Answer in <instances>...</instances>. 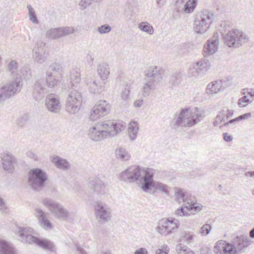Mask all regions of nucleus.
Masks as SVG:
<instances>
[{
  "label": "nucleus",
  "mask_w": 254,
  "mask_h": 254,
  "mask_svg": "<svg viewBox=\"0 0 254 254\" xmlns=\"http://www.w3.org/2000/svg\"><path fill=\"white\" fill-rule=\"evenodd\" d=\"M152 171V169L148 168L133 165L120 174L119 179L121 181L129 183L136 181L139 187L144 192H147L150 185Z\"/></svg>",
  "instance_id": "1"
},
{
  "label": "nucleus",
  "mask_w": 254,
  "mask_h": 254,
  "mask_svg": "<svg viewBox=\"0 0 254 254\" xmlns=\"http://www.w3.org/2000/svg\"><path fill=\"white\" fill-rule=\"evenodd\" d=\"M126 126L123 121H106L90 128L88 135L91 140L98 141L108 136L116 135L125 129Z\"/></svg>",
  "instance_id": "2"
},
{
  "label": "nucleus",
  "mask_w": 254,
  "mask_h": 254,
  "mask_svg": "<svg viewBox=\"0 0 254 254\" xmlns=\"http://www.w3.org/2000/svg\"><path fill=\"white\" fill-rule=\"evenodd\" d=\"M34 230L30 227H19L15 230L18 237V239L22 242L29 244H36L44 249L51 250L53 247V243L47 240L39 239L32 234Z\"/></svg>",
  "instance_id": "3"
},
{
  "label": "nucleus",
  "mask_w": 254,
  "mask_h": 254,
  "mask_svg": "<svg viewBox=\"0 0 254 254\" xmlns=\"http://www.w3.org/2000/svg\"><path fill=\"white\" fill-rule=\"evenodd\" d=\"M79 90V88L68 87L67 97L65 102L66 112L75 114L79 111L82 102V95Z\"/></svg>",
  "instance_id": "4"
},
{
  "label": "nucleus",
  "mask_w": 254,
  "mask_h": 254,
  "mask_svg": "<svg viewBox=\"0 0 254 254\" xmlns=\"http://www.w3.org/2000/svg\"><path fill=\"white\" fill-rule=\"evenodd\" d=\"M197 110L193 112L189 109H182L179 115L175 118L173 122L177 127H191L200 121Z\"/></svg>",
  "instance_id": "5"
},
{
  "label": "nucleus",
  "mask_w": 254,
  "mask_h": 254,
  "mask_svg": "<svg viewBox=\"0 0 254 254\" xmlns=\"http://www.w3.org/2000/svg\"><path fill=\"white\" fill-rule=\"evenodd\" d=\"M224 44L230 48H237L247 43L249 40L248 35L237 29L229 31L224 36Z\"/></svg>",
  "instance_id": "6"
},
{
  "label": "nucleus",
  "mask_w": 254,
  "mask_h": 254,
  "mask_svg": "<svg viewBox=\"0 0 254 254\" xmlns=\"http://www.w3.org/2000/svg\"><path fill=\"white\" fill-rule=\"evenodd\" d=\"M22 86V79L20 76H16L8 84L1 86L0 88V102L19 93Z\"/></svg>",
  "instance_id": "7"
},
{
  "label": "nucleus",
  "mask_w": 254,
  "mask_h": 254,
  "mask_svg": "<svg viewBox=\"0 0 254 254\" xmlns=\"http://www.w3.org/2000/svg\"><path fill=\"white\" fill-rule=\"evenodd\" d=\"M48 179L46 172L40 168L31 170L28 173V184L35 190H39L44 187Z\"/></svg>",
  "instance_id": "8"
},
{
  "label": "nucleus",
  "mask_w": 254,
  "mask_h": 254,
  "mask_svg": "<svg viewBox=\"0 0 254 254\" xmlns=\"http://www.w3.org/2000/svg\"><path fill=\"white\" fill-rule=\"evenodd\" d=\"M42 203L49 209L56 218L66 220L69 216L68 210L60 203L52 199H45L42 201Z\"/></svg>",
  "instance_id": "9"
},
{
  "label": "nucleus",
  "mask_w": 254,
  "mask_h": 254,
  "mask_svg": "<svg viewBox=\"0 0 254 254\" xmlns=\"http://www.w3.org/2000/svg\"><path fill=\"white\" fill-rule=\"evenodd\" d=\"M186 196L184 205L175 211V214L178 215L186 216L190 215L189 211L191 213L198 212L201 210L200 206L196 203V200L195 196H192L189 193H187Z\"/></svg>",
  "instance_id": "10"
},
{
  "label": "nucleus",
  "mask_w": 254,
  "mask_h": 254,
  "mask_svg": "<svg viewBox=\"0 0 254 254\" xmlns=\"http://www.w3.org/2000/svg\"><path fill=\"white\" fill-rule=\"evenodd\" d=\"M94 211L98 221L107 222L110 221L112 218V209L105 202L96 201L95 203Z\"/></svg>",
  "instance_id": "11"
},
{
  "label": "nucleus",
  "mask_w": 254,
  "mask_h": 254,
  "mask_svg": "<svg viewBox=\"0 0 254 254\" xmlns=\"http://www.w3.org/2000/svg\"><path fill=\"white\" fill-rule=\"evenodd\" d=\"M111 110V105L106 100L98 101L90 112L89 119L96 121L100 117L108 114Z\"/></svg>",
  "instance_id": "12"
},
{
  "label": "nucleus",
  "mask_w": 254,
  "mask_h": 254,
  "mask_svg": "<svg viewBox=\"0 0 254 254\" xmlns=\"http://www.w3.org/2000/svg\"><path fill=\"white\" fill-rule=\"evenodd\" d=\"M252 240L247 235H241L234 239L232 244L234 254L245 252L247 248L251 245Z\"/></svg>",
  "instance_id": "13"
},
{
  "label": "nucleus",
  "mask_w": 254,
  "mask_h": 254,
  "mask_svg": "<svg viewBox=\"0 0 254 254\" xmlns=\"http://www.w3.org/2000/svg\"><path fill=\"white\" fill-rule=\"evenodd\" d=\"M75 31V29L72 27H64L52 28L47 32L46 36L48 38L56 40L73 33Z\"/></svg>",
  "instance_id": "14"
},
{
  "label": "nucleus",
  "mask_w": 254,
  "mask_h": 254,
  "mask_svg": "<svg viewBox=\"0 0 254 254\" xmlns=\"http://www.w3.org/2000/svg\"><path fill=\"white\" fill-rule=\"evenodd\" d=\"M2 165L3 169L9 173H12L16 163V158L11 153H4L1 156Z\"/></svg>",
  "instance_id": "15"
},
{
  "label": "nucleus",
  "mask_w": 254,
  "mask_h": 254,
  "mask_svg": "<svg viewBox=\"0 0 254 254\" xmlns=\"http://www.w3.org/2000/svg\"><path fill=\"white\" fill-rule=\"evenodd\" d=\"M48 93L43 80H38L35 83L32 96L36 100L39 101L43 99Z\"/></svg>",
  "instance_id": "16"
},
{
  "label": "nucleus",
  "mask_w": 254,
  "mask_h": 254,
  "mask_svg": "<svg viewBox=\"0 0 254 254\" xmlns=\"http://www.w3.org/2000/svg\"><path fill=\"white\" fill-rule=\"evenodd\" d=\"M206 61L205 57L191 65L189 69V75L190 77L199 76L204 74L206 70Z\"/></svg>",
  "instance_id": "17"
},
{
  "label": "nucleus",
  "mask_w": 254,
  "mask_h": 254,
  "mask_svg": "<svg viewBox=\"0 0 254 254\" xmlns=\"http://www.w3.org/2000/svg\"><path fill=\"white\" fill-rule=\"evenodd\" d=\"M206 11L203 9V11L198 13L196 15V17L194 22V29L196 33H204L206 31V15L204 13Z\"/></svg>",
  "instance_id": "18"
},
{
  "label": "nucleus",
  "mask_w": 254,
  "mask_h": 254,
  "mask_svg": "<svg viewBox=\"0 0 254 254\" xmlns=\"http://www.w3.org/2000/svg\"><path fill=\"white\" fill-rule=\"evenodd\" d=\"M46 44L41 41L37 42L33 50V57L35 61L40 64L43 63L46 60L45 56Z\"/></svg>",
  "instance_id": "19"
},
{
  "label": "nucleus",
  "mask_w": 254,
  "mask_h": 254,
  "mask_svg": "<svg viewBox=\"0 0 254 254\" xmlns=\"http://www.w3.org/2000/svg\"><path fill=\"white\" fill-rule=\"evenodd\" d=\"M232 244L222 240L218 241L214 247L215 254H234Z\"/></svg>",
  "instance_id": "20"
},
{
  "label": "nucleus",
  "mask_w": 254,
  "mask_h": 254,
  "mask_svg": "<svg viewBox=\"0 0 254 254\" xmlns=\"http://www.w3.org/2000/svg\"><path fill=\"white\" fill-rule=\"evenodd\" d=\"M45 105L47 109L52 113H57L61 109L60 100L54 94H49L47 96Z\"/></svg>",
  "instance_id": "21"
},
{
  "label": "nucleus",
  "mask_w": 254,
  "mask_h": 254,
  "mask_svg": "<svg viewBox=\"0 0 254 254\" xmlns=\"http://www.w3.org/2000/svg\"><path fill=\"white\" fill-rule=\"evenodd\" d=\"M35 215L38 219L40 225L46 230L53 228L52 224L47 218L46 213L40 208L35 209Z\"/></svg>",
  "instance_id": "22"
},
{
  "label": "nucleus",
  "mask_w": 254,
  "mask_h": 254,
  "mask_svg": "<svg viewBox=\"0 0 254 254\" xmlns=\"http://www.w3.org/2000/svg\"><path fill=\"white\" fill-rule=\"evenodd\" d=\"M107 185L99 178H95L89 181L88 187L98 194H104Z\"/></svg>",
  "instance_id": "23"
},
{
  "label": "nucleus",
  "mask_w": 254,
  "mask_h": 254,
  "mask_svg": "<svg viewBox=\"0 0 254 254\" xmlns=\"http://www.w3.org/2000/svg\"><path fill=\"white\" fill-rule=\"evenodd\" d=\"M145 75L148 78H153V81L159 82L162 79V71L157 66H150L144 71Z\"/></svg>",
  "instance_id": "24"
},
{
  "label": "nucleus",
  "mask_w": 254,
  "mask_h": 254,
  "mask_svg": "<svg viewBox=\"0 0 254 254\" xmlns=\"http://www.w3.org/2000/svg\"><path fill=\"white\" fill-rule=\"evenodd\" d=\"M159 82L153 81V78H145L144 85L141 88V95L144 97L149 96L152 91L155 90Z\"/></svg>",
  "instance_id": "25"
},
{
  "label": "nucleus",
  "mask_w": 254,
  "mask_h": 254,
  "mask_svg": "<svg viewBox=\"0 0 254 254\" xmlns=\"http://www.w3.org/2000/svg\"><path fill=\"white\" fill-rule=\"evenodd\" d=\"M51 161L58 168L63 170H67L70 168L69 162L65 159L58 156L54 155L50 157Z\"/></svg>",
  "instance_id": "26"
},
{
  "label": "nucleus",
  "mask_w": 254,
  "mask_h": 254,
  "mask_svg": "<svg viewBox=\"0 0 254 254\" xmlns=\"http://www.w3.org/2000/svg\"><path fill=\"white\" fill-rule=\"evenodd\" d=\"M218 34L215 33L211 40H207V55H213L215 53L218 51Z\"/></svg>",
  "instance_id": "27"
},
{
  "label": "nucleus",
  "mask_w": 254,
  "mask_h": 254,
  "mask_svg": "<svg viewBox=\"0 0 254 254\" xmlns=\"http://www.w3.org/2000/svg\"><path fill=\"white\" fill-rule=\"evenodd\" d=\"M61 75H57L54 73L47 71L46 73V83L49 87L53 88L58 85L62 79Z\"/></svg>",
  "instance_id": "28"
},
{
  "label": "nucleus",
  "mask_w": 254,
  "mask_h": 254,
  "mask_svg": "<svg viewBox=\"0 0 254 254\" xmlns=\"http://www.w3.org/2000/svg\"><path fill=\"white\" fill-rule=\"evenodd\" d=\"M81 80L80 70L79 68L73 69L70 74V87L75 88H79Z\"/></svg>",
  "instance_id": "29"
},
{
  "label": "nucleus",
  "mask_w": 254,
  "mask_h": 254,
  "mask_svg": "<svg viewBox=\"0 0 254 254\" xmlns=\"http://www.w3.org/2000/svg\"><path fill=\"white\" fill-rule=\"evenodd\" d=\"M115 153L116 158L123 162L127 161L130 158L129 153L122 146H118L115 149Z\"/></svg>",
  "instance_id": "30"
},
{
  "label": "nucleus",
  "mask_w": 254,
  "mask_h": 254,
  "mask_svg": "<svg viewBox=\"0 0 254 254\" xmlns=\"http://www.w3.org/2000/svg\"><path fill=\"white\" fill-rule=\"evenodd\" d=\"M0 254H16V252L12 244L0 240Z\"/></svg>",
  "instance_id": "31"
},
{
  "label": "nucleus",
  "mask_w": 254,
  "mask_h": 254,
  "mask_svg": "<svg viewBox=\"0 0 254 254\" xmlns=\"http://www.w3.org/2000/svg\"><path fill=\"white\" fill-rule=\"evenodd\" d=\"M105 83L103 81L102 82H96L94 81L90 82L89 84V88L90 92L95 93H101L105 90Z\"/></svg>",
  "instance_id": "32"
},
{
  "label": "nucleus",
  "mask_w": 254,
  "mask_h": 254,
  "mask_svg": "<svg viewBox=\"0 0 254 254\" xmlns=\"http://www.w3.org/2000/svg\"><path fill=\"white\" fill-rule=\"evenodd\" d=\"M98 74L103 80L107 79L110 74L109 65L106 63H102L98 65Z\"/></svg>",
  "instance_id": "33"
},
{
  "label": "nucleus",
  "mask_w": 254,
  "mask_h": 254,
  "mask_svg": "<svg viewBox=\"0 0 254 254\" xmlns=\"http://www.w3.org/2000/svg\"><path fill=\"white\" fill-rule=\"evenodd\" d=\"M222 86L221 80H215L207 85V94H214L219 92Z\"/></svg>",
  "instance_id": "34"
},
{
  "label": "nucleus",
  "mask_w": 254,
  "mask_h": 254,
  "mask_svg": "<svg viewBox=\"0 0 254 254\" xmlns=\"http://www.w3.org/2000/svg\"><path fill=\"white\" fill-rule=\"evenodd\" d=\"M138 129V124L137 122L132 121L129 123L128 127V132L130 140H134L136 139Z\"/></svg>",
  "instance_id": "35"
},
{
  "label": "nucleus",
  "mask_w": 254,
  "mask_h": 254,
  "mask_svg": "<svg viewBox=\"0 0 254 254\" xmlns=\"http://www.w3.org/2000/svg\"><path fill=\"white\" fill-rule=\"evenodd\" d=\"M50 67L54 74L63 77L64 66L62 62L55 61L50 65Z\"/></svg>",
  "instance_id": "36"
},
{
  "label": "nucleus",
  "mask_w": 254,
  "mask_h": 254,
  "mask_svg": "<svg viewBox=\"0 0 254 254\" xmlns=\"http://www.w3.org/2000/svg\"><path fill=\"white\" fill-rule=\"evenodd\" d=\"M153 172L151 173V179L150 180V185L148 187V190L150 189L151 187H153L154 189L158 190L162 192L168 194V191L167 190V187L166 185L162 184V183L158 182H155L153 179Z\"/></svg>",
  "instance_id": "37"
},
{
  "label": "nucleus",
  "mask_w": 254,
  "mask_h": 254,
  "mask_svg": "<svg viewBox=\"0 0 254 254\" xmlns=\"http://www.w3.org/2000/svg\"><path fill=\"white\" fill-rule=\"evenodd\" d=\"M179 221L175 218H167L166 224H167V234L174 232L179 227Z\"/></svg>",
  "instance_id": "38"
},
{
  "label": "nucleus",
  "mask_w": 254,
  "mask_h": 254,
  "mask_svg": "<svg viewBox=\"0 0 254 254\" xmlns=\"http://www.w3.org/2000/svg\"><path fill=\"white\" fill-rule=\"evenodd\" d=\"M197 3V0H189L185 4L183 10L187 13L193 11Z\"/></svg>",
  "instance_id": "39"
},
{
  "label": "nucleus",
  "mask_w": 254,
  "mask_h": 254,
  "mask_svg": "<svg viewBox=\"0 0 254 254\" xmlns=\"http://www.w3.org/2000/svg\"><path fill=\"white\" fill-rule=\"evenodd\" d=\"M166 218L162 219L158 223V226L156 227V231L160 234L167 235V229L166 224Z\"/></svg>",
  "instance_id": "40"
},
{
  "label": "nucleus",
  "mask_w": 254,
  "mask_h": 254,
  "mask_svg": "<svg viewBox=\"0 0 254 254\" xmlns=\"http://www.w3.org/2000/svg\"><path fill=\"white\" fill-rule=\"evenodd\" d=\"M182 77L181 72H175L173 74L169 79V83L172 85H178L181 82V79Z\"/></svg>",
  "instance_id": "41"
},
{
  "label": "nucleus",
  "mask_w": 254,
  "mask_h": 254,
  "mask_svg": "<svg viewBox=\"0 0 254 254\" xmlns=\"http://www.w3.org/2000/svg\"><path fill=\"white\" fill-rule=\"evenodd\" d=\"M27 8L28 9V14L29 19L34 23L38 24V20L37 18L35 11L30 4L27 5Z\"/></svg>",
  "instance_id": "42"
},
{
  "label": "nucleus",
  "mask_w": 254,
  "mask_h": 254,
  "mask_svg": "<svg viewBox=\"0 0 254 254\" xmlns=\"http://www.w3.org/2000/svg\"><path fill=\"white\" fill-rule=\"evenodd\" d=\"M253 99H251L248 95H245L240 98L238 102V105L240 107H245L247 105L252 102Z\"/></svg>",
  "instance_id": "43"
},
{
  "label": "nucleus",
  "mask_w": 254,
  "mask_h": 254,
  "mask_svg": "<svg viewBox=\"0 0 254 254\" xmlns=\"http://www.w3.org/2000/svg\"><path fill=\"white\" fill-rule=\"evenodd\" d=\"M138 28L142 31L147 32L149 34L153 33V29L152 26H150L148 23H141L139 24Z\"/></svg>",
  "instance_id": "44"
},
{
  "label": "nucleus",
  "mask_w": 254,
  "mask_h": 254,
  "mask_svg": "<svg viewBox=\"0 0 254 254\" xmlns=\"http://www.w3.org/2000/svg\"><path fill=\"white\" fill-rule=\"evenodd\" d=\"M18 64L14 60L11 61L7 65V70L11 74L17 71Z\"/></svg>",
  "instance_id": "45"
},
{
  "label": "nucleus",
  "mask_w": 254,
  "mask_h": 254,
  "mask_svg": "<svg viewBox=\"0 0 254 254\" xmlns=\"http://www.w3.org/2000/svg\"><path fill=\"white\" fill-rule=\"evenodd\" d=\"M19 75H17V76H19L21 77V76L23 77V78H29L31 76L30 72V68L28 66H24L19 71ZM22 78V77H21Z\"/></svg>",
  "instance_id": "46"
},
{
  "label": "nucleus",
  "mask_w": 254,
  "mask_h": 254,
  "mask_svg": "<svg viewBox=\"0 0 254 254\" xmlns=\"http://www.w3.org/2000/svg\"><path fill=\"white\" fill-rule=\"evenodd\" d=\"M187 194V192H184L182 190H178L177 191L175 192V196L176 197V200L179 203L182 202H184V200L186 198V194Z\"/></svg>",
  "instance_id": "47"
},
{
  "label": "nucleus",
  "mask_w": 254,
  "mask_h": 254,
  "mask_svg": "<svg viewBox=\"0 0 254 254\" xmlns=\"http://www.w3.org/2000/svg\"><path fill=\"white\" fill-rule=\"evenodd\" d=\"M130 91L128 89L125 88L123 89L121 93V98L124 101V105H127L128 100Z\"/></svg>",
  "instance_id": "48"
},
{
  "label": "nucleus",
  "mask_w": 254,
  "mask_h": 254,
  "mask_svg": "<svg viewBox=\"0 0 254 254\" xmlns=\"http://www.w3.org/2000/svg\"><path fill=\"white\" fill-rule=\"evenodd\" d=\"M28 120V116L27 115H24L20 117L17 122V125L19 127H22L24 126L26 122Z\"/></svg>",
  "instance_id": "49"
},
{
  "label": "nucleus",
  "mask_w": 254,
  "mask_h": 254,
  "mask_svg": "<svg viewBox=\"0 0 254 254\" xmlns=\"http://www.w3.org/2000/svg\"><path fill=\"white\" fill-rule=\"evenodd\" d=\"M176 250L179 254H187V252H188L190 249L182 247L181 244H179L177 245Z\"/></svg>",
  "instance_id": "50"
},
{
  "label": "nucleus",
  "mask_w": 254,
  "mask_h": 254,
  "mask_svg": "<svg viewBox=\"0 0 254 254\" xmlns=\"http://www.w3.org/2000/svg\"><path fill=\"white\" fill-rule=\"evenodd\" d=\"M111 30V28L109 25H103L98 28L99 32L101 34L109 33Z\"/></svg>",
  "instance_id": "51"
},
{
  "label": "nucleus",
  "mask_w": 254,
  "mask_h": 254,
  "mask_svg": "<svg viewBox=\"0 0 254 254\" xmlns=\"http://www.w3.org/2000/svg\"><path fill=\"white\" fill-rule=\"evenodd\" d=\"M192 237L193 235L190 232L186 233L184 235L181 237L182 240L185 241L187 243L190 242L192 240Z\"/></svg>",
  "instance_id": "52"
},
{
  "label": "nucleus",
  "mask_w": 254,
  "mask_h": 254,
  "mask_svg": "<svg viewBox=\"0 0 254 254\" xmlns=\"http://www.w3.org/2000/svg\"><path fill=\"white\" fill-rule=\"evenodd\" d=\"M7 208L4 203L3 199L0 197V211H1L2 213H7Z\"/></svg>",
  "instance_id": "53"
},
{
  "label": "nucleus",
  "mask_w": 254,
  "mask_h": 254,
  "mask_svg": "<svg viewBox=\"0 0 254 254\" xmlns=\"http://www.w3.org/2000/svg\"><path fill=\"white\" fill-rule=\"evenodd\" d=\"M217 118L219 120H222L225 121L226 120V112L224 110H222L219 112V115L217 116Z\"/></svg>",
  "instance_id": "54"
},
{
  "label": "nucleus",
  "mask_w": 254,
  "mask_h": 254,
  "mask_svg": "<svg viewBox=\"0 0 254 254\" xmlns=\"http://www.w3.org/2000/svg\"><path fill=\"white\" fill-rule=\"evenodd\" d=\"M223 136L224 140L226 142L231 141L233 139V136L228 135L227 132L223 133Z\"/></svg>",
  "instance_id": "55"
},
{
  "label": "nucleus",
  "mask_w": 254,
  "mask_h": 254,
  "mask_svg": "<svg viewBox=\"0 0 254 254\" xmlns=\"http://www.w3.org/2000/svg\"><path fill=\"white\" fill-rule=\"evenodd\" d=\"M251 116H252V114L251 113H246L245 114L239 116L238 117H237V118H238V121H241L243 120L248 119V118L251 117Z\"/></svg>",
  "instance_id": "56"
},
{
  "label": "nucleus",
  "mask_w": 254,
  "mask_h": 254,
  "mask_svg": "<svg viewBox=\"0 0 254 254\" xmlns=\"http://www.w3.org/2000/svg\"><path fill=\"white\" fill-rule=\"evenodd\" d=\"M143 100L142 99L136 100L134 102V106L137 108L140 107L143 104Z\"/></svg>",
  "instance_id": "57"
},
{
  "label": "nucleus",
  "mask_w": 254,
  "mask_h": 254,
  "mask_svg": "<svg viewBox=\"0 0 254 254\" xmlns=\"http://www.w3.org/2000/svg\"><path fill=\"white\" fill-rule=\"evenodd\" d=\"M199 233L202 236L206 235V224H204L199 230Z\"/></svg>",
  "instance_id": "58"
},
{
  "label": "nucleus",
  "mask_w": 254,
  "mask_h": 254,
  "mask_svg": "<svg viewBox=\"0 0 254 254\" xmlns=\"http://www.w3.org/2000/svg\"><path fill=\"white\" fill-rule=\"evenodd\" d=\"M134 254H147V252L145 249L140 248L136 250Z\"/></svg>",
  "instance_id": "59"
},
{
  "label": "nucleus",
  "mask_w": 254,
  "mask_h": 254,
  "mask_svg": "<svg viewBox=\"0 0 254 254\" xmlns=\"http://www.w3.org/2000/svg\"><path fill=\"white\" fill-rule=\"evenodd\" d=\"M26 154L28 157L32 158L35 160H37V156L33 152L31 151H28L27 152Z\"/></svg>",
  "instance_id": "60"
},
{
  "label": "nucleus",
  "mask_w": 254,
  "mask_h": 254,
  "mask_svg": "<svg viewBox=\"0 0 254 254\" xmlns=\"http://www.w3.org/2000/svg\"><path fill=\"white\" fill-rule=\"evenodd\" d=\"M239 122L237 118H235L234 119H232V120H230L228 122H226V123H224V125H223V127H227L229 124H232V123H233L234 122Z\"/></svg>",
  "instance_id": "61"
},
{
  "label": "nucleus",
  "mask_w": 254,
  "mask_h": 254,
  "mask_svg": "<svg viewBox=\"0 0 254 254\" xmlns=\"http://www.w3.org/2000/svg\"><path fill=\"white\" fill-rule=\"evenodd\" d=\"M214 15L213 13H210V12L207 13V20H210V23H212V21L214 20Z\"/></svg>",
  "instance_id": "62"
},
{
  "label": "nucleus",
  "mask_w": 254,
  "mask_h": 254,
  "mask_svg": "<svg viewBox=\"0 0 254 254\" xmlns=\"http://www.w3.org/2000/svg\"><path fill=\"white\" fill-rule=\"evenodd\" d=\"M168 251H163L162 250L158 249L156 252V254H167Z\"/></svg>",
  "instance_id": "63"
},
{
  "label": "nucleus",
  "mask_w": 254,
  "mask_h": 254,
  "mask_svg": "<svg viewBox=\"0 0 254 254\" xmlns=\"http://www.w3.org/2000/svg\"><path fill=\"white\" fill-rule=\"evenodd\" d=\"M228 113L226 114V119L231 117L233 115V111L231 110H228L227 111Z\"/></svg>",
  "instance_id": "64"
}]
</instances>
